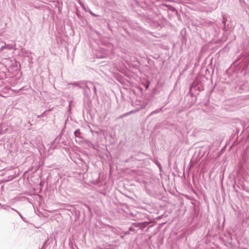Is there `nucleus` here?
I'll return each mask as SVG.
<instances>
[{
    "mask_svg": "<svg viewBox=\"0 0 249 249\" xmlns=\"http://www.w3.org/2000/svg\"><path fill=\"white\" fill-rule=\"evenodd\" d=\"M129 230H130V231H132V230H133V229H132V228H129Z\"/></svg>",
    "mask_w": 249,
    "mask_h": 249,
    "instance_id": "3",
    "label": "nucleus"
},
{
    "mask_svg": "<svg viewBox=\"0 0 249 249\" xmlns=\"http://www.w3.org/2000/svg\"><path fill=\"white\" fill-rule=\"evenodd\" d=\"M149 224V223L147 222H144L143 223H134L133 225L136 227H140L141 229H143L146 226H147Z\"/></svg>",
    "mask_w": 249,
    "mask_h": 249,
    "instance_id": "1",
    "label": "nucleus"
},
{
    "mask_svg": "<svg viewBox=\"0 0 249 249\" xmlns=\"http://www.w3.org/2000/svg\"><path fill=\"white\" fill-rule=\"evenodd\" d=\"M78 133H79V130H76L75 131L74 134L76 136H77V134H78Z\"/></svg>",
    "mask_w": 249,
    "mask_h": 249,
    "instance_id": "2",
    "label": "nucleus"
}]
</instances>
